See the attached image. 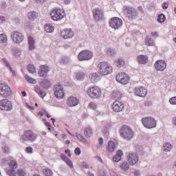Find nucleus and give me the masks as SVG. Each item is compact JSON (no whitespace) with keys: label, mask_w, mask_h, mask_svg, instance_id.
Returning a JSON list of instances; mask_svg holds the SVG:
<instances>
[{"label":"nucleus","mask_w":176,"mask_h":176,"mask_svg":"<svg viewBox=\"0 0 176 176\" xmlns=\"http://www.w3.org/2000/svg\"><path fill=\"white\" fill-rule=\"evenodd\" d=\"M9 166H10V168H12V169L7 170L6 173L8 174V175H10V176H16L15 168H17V167H18L17 162H16L14 160H12L9 163Z\"/></svg>","instance_id":"obj_17"},{"label":"nucleus","mask_w":176,"mask_h":176,"mask_svg":"<svg viewBox=\"0 0 176 176\" xmlns=\"http://www.w3.org/2000/svg\"><path fill=\"white\" fill-rule=\"evenodd\" d=\"M107 57H115L116 56V51L112 47H109L105 51Z\"/></svg>","instance_id":"obj_32"},{"label":"nucleus","mask_w":176,"mask_h":176,"mask_svg":"<svg viewBox=\"0 0 176 176\" xmlns=\"http://www.w3.org/2000/svg\"><path fill=\"white\" fill-rule=\"evenodd\" d=\"M163 149L165 152H170L173 149V144L170 143H165L163 146Z\"/></svg>","instance_id":"obj_39"},{"label":"nucleus","mask_w":176,"mask_h":176,"mask_svg":"<svg viewBox=\"0 0 176 176\" xmlns=\"http://www.w3.org/2000/svg\"><path fill=\"white\" fill-rule=\"evenodd\" d=\"M60 64L65 65L69 63V58L67 56H63L60 60Z\"/></svg>","instance_id":"obj_47"},{"label":"nucleus","mask_w":176,"mask_h":176,"mask_svg":"<svg viewBox=\"0 0 176 176\" xmlns=\"http://www.w3.org/2000/svg\"><path fill=\"white\" fill-rule=\"evenodd\" d=\"M43 174L45 176H52L53 175V171L49 168H45L43 170Z\"/></svg>","instance_id":"obj_44"},{"label":"nucleus","mask_w":176,"mask_h":176,"mask_svg":"<svg viewBox=\"0 0 176 176\" xmlns=\"http://www.w3.org/2000/svg\"><path fill=\"white\" fill-rule=\"evenodd\" d=\"M11 38L13 42L18 44L21 43V42L24 41V36H23V34L17 31H14L12 33Z\"/></svg>","instance_id":"obj_15"},{"label":"nucleus","mask_w":176,"mask_h":176,"mask_svg":"<svg viewBox=\"0 0 176 176\" xmlns=\"http://www.w3.org/2000/svg\"><path fill=\"white\" fill-rule=\"evenodd\" d=\"M28 45L30 50L35 49V41L32 36H30L28 38Z\"/></svg>","instance_id":"obj_36"},{"label":"nucleus","mask_w":176,"mask_h":176,"mask_svg":"<svg viewBox=\"0 0 176 176\" xmlns=\"http://www.w3.org/2000/svg\"><path fill=\"white\" fill-rule=\"evenodd\" d=\"M102 78V76L98 71L94 73H91L89 75V79L91 82H93V83H97V82H100Z\"/></svg>","instance_id":"obj_22"},{"label":"nucleus","mask_w":176,"mask_h":176,"mask_svg":"<svg viewBox=\"0 0 176 176\" xmlns=\"http://www.w3.org/2000/svg\"><path fill=\"white\" fill-rule=\"evenodd\" d=\"M169 102L171 105H176V96L170 98L169 99Z\"/></svg>","instance_id":"obj_55"},{"label":"nucleus","mask_w":176,"mask_h":176,"mask_svg":"<svg viewBox=\"0 0 176 176\" xmlns=\"http://www.w3.org/2000/svg\"><path fill=\"white\" fill-rule=\"evenodd\" d=\"M78 58L79 61H88L89 60H91V58H93V52L90 50L81 51L78 55Z\"/></svg>","instance_id":"obj_7"},{"label":"nucleus","mask_w":176,"mask_h":176,"mask_svg":"<svg viewBox=\"0 0 176 176\" xmlns=\"http://www.w3.org/2000/svg\"><path fill=\"white\" fill-rule=\"evenodd\" d=\"M65 162L67 164V166H69V167H70V168H74V164L72 163V161H71V160H69V158L66 160Z\"/></svg>","instance_id":"obj_52"},{"label":"nucleus","mask_w":176,"mask_h":176,"mask_svg":"<svg viewBox=\"0 0 176 176\" xmlns=\"http://www.w3.org/2000/svg\"><path fill=\"white\" fill-rule=\"evenodd\" d=\"M120 168L124 171H127L130 168V164L127 162H123L120 164Z\"/></svg>","instance_id":"obj_40"},{"label":"nucleus","mask_w":176,"mask_h":176,"mask_svg":"<svg viewBox=\"0 0 176 176\" xmlns=\"http://www.w3.org/2000/svg\"><path fill=\"white\" fill-rule=\"evenodd\" d=\"M92 13L95 21H102L104 20V11L101 8L94 9Z\"/></svg>","instance_id":"obj_13"},{"label":"nucleus","mask_w":176,"mask_h":176,"mask_svg":"<svg viewBox=\"0 0 176 176\" xmlns=\"http://www.w3.org/2000/svg\"><path fill=\"white\" fill-rule=\"evenodd\" d=\"M26 174H27V173H25V170H24L23 169L18 170V175L19 176H25Z\"/></svg>","instance_id":"obj_56"},{"label":"nucleus","mask_w":176,"mask_h":176,"mask_svg":"<svg viewBox=\"0 0 176 176\" xmlns=\"http://www.w3.org/2000/svg\"><path fill=\"white\" fill-rule=\"evenodd\" d=\"M116 150V144H115V142L113 141L109 142L108 147H107L108 152L113 153V152H115Z\"/></svg>","instance_id":"obj_30"},{"label":"nucleus","mask_w":176,"mask_h":176,"mask_svg":"<svg viewBox=\"0 0 176 176\" xmlns=\"http://www.w3.org/2000/svg\"><path fill=\"white\" fill-rule=\"evenodd\" d=\"M158 23H164L166 21V15L164 14H160L157 18Z\"/></svg>","instance_id":"obj_46"},{"label":"nucleus","mask_w":176,"mask_h":176,"mask_svg":"<svg viewBox=\"0 0 176 176\" xmlns=\"http://www.w3.org/2000/svg\"><path fill=\"white\" fill-rule=\"evenodd\" d=\"M144 105L146 107H151V105H152V102H151V101H146V102H144Z\"/></svg>","instance_id":"obj_63"},{"label":"nucleus","mask_w":176,"mask_h":176,"mask_svg":"<svg viewBox=\"0 0 176 176\" xmlns=\"http://www.w3.org/2000/svg\"><path fill=\"white\" fill-rule=\"evenodd\" d=\"M6 42H8V36L6 34H0V43H6Z\"/></svg>","instance_id":"obj_45"},{"label":"nucleus","mask_w":176,"mask_h":176,"mask_svg":"<svg viewBox=\"0 0 176 176\" xmlns=\"http://www.w3.org/2000/svg\"><path fill=\"white\" fill-rule=\"evenodd\" d=\"M138 10L140 12V14H144V13H145V11H144V8H142V6H139L138 8Z\"/></svg>","instance_id":"obj_60"},{"label":"nucleus","mask_w":176,"mask_h":176,"mask_svg":"<svg viewBox=\"0 0 176 176\" xmlns=\"http://www.w3.org/2000/svg\"><path fill=\"white\" fill-rule=\"evenodd\" d=\"M3 151L4 153H10V148H9V146H2Z\"/></svg>","instance_id":"obj_54"},{"label":"nucleus","mask_w":176,"mask_h":176,"mask_svg":"<svg viewBox=\"0 0 176 176\" xmlns=\"http://www.w3.org/2000/svg\"><path fill=\"white\" fill-rule=\"evenodd\" d=\"M1 61H3V64L8 67L9 68L10 72L12 74L13 76H16V73L14 72V70H13V69H12V67L10 66V63H9V61H8L7 58H2Z\"/></svg>","instance_id":"obj_33"},{"label":"nucleus","mask_w":176,"mask_h":176,"mask_svg":"<svg viewBox=\"0 0 176 176\" xmlns=\"http://www.w3.org/2000/svg\"><path fill=\"white\" fill-rule=\"evenodd\" d=\"M87 94L91 98H100L101 97V89L97 86H93L88 89Z\"/></svg>","instance_id":"obj_4"},{"label":"nucleus","mask_w":176,"mask_h":176,"mask_svg":"<svg viewBox=\"0 0 176 176\" xmlns=\"http://www.w3.org/2000/svg\"><path fill=\"white\" fill-rule=\"evenodd\" d=\"M89 108H91V109H94V111H96L97 109V104L93 102H91L89 104Z\"/></svg>","instance_id":"obj_53"},{"label":"nucleus","mask_w":176,"mask_h":176,"mask_svg":"<svg viewBox=\"0 0 176 176\" xmlns=\"http://www.w3.org/2000/svg\"><path fill=\"white\" fill-rule=\"evenodd\" d=\"M113 110L114 112H122L124 109V104L119 100H116L112 105Z\"/></svg>","instance_id":"obj_20"},{"label":"nucleus","mask_w":176,"mask_h":176,"mask_svg":"<svg viewBox=\"0 0 176 176\" xmlns=\"http://www.w3.org/2000/svg\"><path fill=\"white\" fill-rule=\"evenodd\" d=\"M50 16L52 20H54V21H58L59 20L64 19L65 14H64V11H61V10H53L51 11Z\"/></svg>","instance_id":"obj_9"},{"label":"nucleus","mask_w":176,"mask_h":176,"mask_svg":"<svg viewBox=\"0 0 176 176\" xmlns=\"http://www.w3.org/2000/svg\"><path fill=\"white\" fill-rule=\"evenodd\" d=\"M81 166H82V168H89V164L87 163L86 162H81Z\"/></svg>","instance_id":"obj_57"},{"label":"nucleus","mask_w":176,"mask_h":176,"mask_svg":"<svg viewBox=\"0 0 176 176\" xmlns=\"http://www.w3.org/2000/svg\"><path fill=\"white\" fill-rule=\"evenodd\" d=\"M68 107H76L79 104V99L75 96H70L67 100Z\"/></svg>","instance_id":"obj_25"},{"label":"nucleus","mask_w":176,"mask_h":176,"mask_svg":"<svg viewBox=\"0 0 176 176\" xmlns=\"http://www.w3.org/2000/svg\"><path fill=\"white\" fill-rule=\"evenodd\" d=\"M109 25L114 30H119L123 25V21L118 17H113L109 21Z\"/></svg>","instance_id":"obj_11"},{"label":"nucleus","mask_w":176,"mask_h":176,"mask_svg":"<svg viewBox=\"0 0 176 176\" xmlns=\"http://www.w3.org/2000/svg\"><path fill=\"white\" fill-rule=\"evenodd\" d=\"M25 150H26V152H28V153H32V151H33L32 147L31 146L26 147Z\"/></svg>","instance_id":"obj_62"},{"label":"nucleus","mask_w":176,"mask_h":176,"mask_svg":"<svg viewBox=\"0 0 176 176\" xmlns=\"http://www.w3.org/2000/svg\"><path fill=\"white\" fill-rule=\"evenodd\" d=\"M112 127V124L111 122H105L104 126L102 128V133L103 134H108V130Z\"/></svg>","instance_id":"obj_35"},{"label":"nucleus","mask_w":176,"mask_h":176,"mask_svg":"<svg viewBox=\"0 0 176 176\" xmlns=\"http://www.w3.org/2000/svg\"><path fill=\"white\" fill-rule=\"evenodd\" d=\"M46 32L52 33L54 31V26L50 23H47L44 27Z\"/></svg>","instance_id":"obj_37"},{"label":"nucleus","mask_w":176,"mask_h":176,"mask_svg":"<svg viewBox=\"0 0 176 176\" xmlns=\"http://www.w3.org/2000/svg\"><path fill=\"white\" fill-rule=\"evenodd\" d=\"M142 124L146 129H155L157 125V121L152 117H146L142 119Z\"/></svg>","instance_id":"obj_5"},{"label":"nucleus","mask_w":176,"mask_h":176,"mask_svg":"<svg viewBox=\"0 0 176 176\" xmlns=\"http://www.w3.org/2000/svg\"><path fill=\"white\" fill-rule=\"evenodd\" d=\"M0 109L1 111H7L10 112L13 109V104L12 102L8 99H3L0 100Z\"/></svg>","instance_id":"obj_10"},{"label":"nucleus","mask_w":176,"mask_h":176,"mask_svg":"<svg viewBox=\"0 0 176 176\" xmlns=\"http://www.w3.org/2000/svg\"><path fill=\"white\" fill-rule=\"evenodd\" d=\"M13 54L16 58H19L21 56V52L18 48H16L13 50Z\"/></svg>","instance_id":"obj_49"},{"label":"nucleus","mask_w":176,"mask_h":176,"mask_svg":"<svg viewBox=\"0 0 176 176\" xmlns=\"http://www.w3.org/2000/svg\"><path fill=\"white\" fill-rule=\"evenodd\" d=\"M74 31L72 29H65L61 32V36L64 39H70L71 38H74Z\"/></svg>","instance_id":"obj_23"},{"label":"nucleus","mask_w":176,"mask_h":176,"mask_svg":"<svg viewBox=\"0 0 176 176\" xmlns=\"http://www.w3.org/2000/svg\"><path fill=\"white\" fill-rule=\"evenodd\" d=\"M135 94L138 97H146V94H148V91L144 87H135Z\"/></svg>","instance_id":"obj_24"},{"label":"nucleus","mask_w":176,"mask_h":176,"mask_svg":"<svg viewBox=\"0 0 176 176\" xmlns=\"http://www.w3.org/2000/svg\"><path fill=\"white\" fill-rule=\"evenodd\" d=\"M25 78L29 83H32V85H35V83H36V80L28 76V75H25Z\"/></svg>","instance_id":"obj_48"},{"label":"nucleus","mask_w":176,"mask_h":176,"mask_svg":"<svg viewBox=\"0 0 176 176\" xmlns=\"http://www.w3.org/2000/svg\"><path fill=\"white\" fill-rule=\"evenodd\" d=\"M155 68L156 71L163 72L166 68H167V63H166V60H157L155 63Z\"/></svg>","instance_id":"obj_18"},{"label":"nucleus","mask_w":176,"mask_h":176,"mask_svg":"<svg viewBox=\"0 0 176 176\" xmlns=\"http://www.w3.org/2000/svg\"><path fill=\"white\" fill-rule=\"evenodd\" d=\"M139 160L140 157H138V155H137L136 153H130L127 155V161L129 162V164H131V166H134V164H137Z\"/></svg>","instance_id":"obj_16"},{"label":"nucleus","mask_w":176,"mask_h":176,"mask_svg":"<svg viewBox=\"0 0 176 176\" xmlns=\"http://www.w3.org/2000/svg\"><path fill=\"white\" fill-rule=\"evenodd\" d=\"M76 136L77 137L78 140H79V141H81V142L87 143V140L83 138L80 133H76Z\"/></svg>","instance_id":"obj_50"},{"label":"nucleus","mask_w":176,"mask_h":176,"mask_svg":"<svg viewBox=\"0 0 176 176\" xmlns=\"http://www.w3.org/2000/svg\"><path fill=\"white\" fill-rule=\"evenodd\" d=\"M54 93L56 98H64V88L60 84H56L54 86Z\"/></svg>","instance_id":"obj_14"},{"label":"nucleus","mask_w":176,"mask_h":176,"mask_svg":"<svg viewBox=\"0 0 176 176\" xmlns=\"http://www.w3.org/2000/svg\"><path fill=\"white\" fill-rule=\"evenodd\" d=\"M148 56L146 55H139L138 56V61L140 64H148Z\"/></svg>","instance_id":"obj_29"},{"label":"nucleus","mask_w":176,"mask_h":176,"mask_svg":"<svg viewBox=\"0 0 176 176\" xmlns=\"http://www.w3.org/2000/svg\"><path fill=\"white\" fill-rule=\"evenodd\" d=\"M36 17H38V13H36L35 11L28 13V19H30V20H35Z\"/></svg>","instance_id":"obj_42"},{"label":"nucleus","mask_w":176,"mask_h":176,"mask_svg":"<svg viewBox=\"0 0 176 176\" xmlns=\"http://www.w3.org/2000/svg\"><path fill=\"white\" fill-rule=\"evenodd\" d=\"M39 85L45 90H49L52 87V81L49 79H43L42 81L39 82Z\"/></svg>","instance_id":"obj_26"},{"label":"nucleus","mask_w":176,"mask_h":176,"mask_svg":"<svg viewBox=\"0 0 176 176\" xmlns=\"http://www.w3.org/2000/svg\"><path fill=\"white\" fill-rule=\"evenodd\" d=\"M74 76L77 80H83L86 74H85V72L82 71H78L74 73Z\"/></svg>","instance_id":"obj_31"},{"label":"nucleus","mask_w":176,"mask_h":176,"mask_svg":"<svg viewBox=\"0 0 176 176\" xmlns=\"http://www.w3.org/2000/svg\"><path fill=\"white\" fill-rule=\"evenodd\" d=\"M34 90L35 93H36V94H38V96H39V97H41L42 99L45 98L47 94L46 90L39 85H35Z\"/></svg>","instance_id":"obj_19"},{"label":"nucleus","mask_w":176,"mask_h":176,"mask_svg":"<svg viewBox=\"0 0 176 176\" xmlns=\"http://www.w3.org/2000/svg\"><path fill=\"white\" fill-rule=\"evenodd\" d=\"M122 156H123V151L118 150L116 154L113 157V162H116V163L120 162L122 160Z\"/></svg>","instance_id":"obj_28"},{"label":"nucleus","mask_w":176,"mask_h":176,"mask_svg":"<svg viewBox=\"0 0 176 176\" xmlns=\"http://www.w3.org/2000/svg\"><path fill=\"white\" fill-rule=\"evenodd\" d=\"M84 135L86 138H90L93 135V131L90 128H86L84 131Z\"/></svg>","instance_id":"obj_38"},{"label":"nucleus","mask_w":176,"mask_h":176,"mask_svg":"<svg viewBox=\"0 0 176 176\" xmlns=\"http://www.w3.org/2000/svg\"><path fill=\"white\" fill-rule=\"evenodd\" d=\"M0 94L2 97L8 98L12 96V89L5 83L0 84Z\"/></svg>","instance_id":"obj_12"},{"label":"nucleus","mask_w":176,"mask_h":176,"mask_svg":"<svg viewBox=\"0 0 176 176\" xmlns=\"http://www.w3.org/2000/svg\"><path fill=\"white\" fill-rule=\"evenodd\" d=\"M120 133L121 137L124 140H130L133 138V135H134V131L131 130V128L127 125H124L122 126L120 130Z\"/></svg>","instance_id":"obj_3"},{"label":"nucleus","mask_w":176,"mask_h":176,"mask_svg":"<svg viewBox=\"0 0 176 176\" xmlns=\"http://www.w3.org/2000/svg\"><path fill=\"white\" fill-rule=\"evenodd\" d=\"M145 45L146 46H155V40L150 36H147L145 38Z\"/></svg>","instance_id":"obj_34"},{"label":"nucleus","mask_w":176,"mask_h":176,"mask_svg":"<svg viewBox=\"0 0 176 176\" xmlns=\"http://www.w3.org/2000/svg\"><path fill=\"white\" fill-rule=\"evenodd\" d=\"M45 112H46V111H45V110L43 111H40L38 113V116L42 117V116H43V115H45Z\"/></svg>","instance_id":"obj_64"},{"label":"nucleus","mask_w":176,"mask_h":176,"mask_svg":"<svg viewBox=\"0 0 176 176\" xmlns=\"http://www.w3.org/2000/svg\"><path fill=\"white\" fill-rule=\"evenodd\" d=\"M38 138V135L32 131L28 130L24 132V133L21 135L22 141H31V142H34Z\"/></svg>","instance_id":"obj_6"},{"label":"nucleus","mask_w":176,"mask_h":176,"mask_svg":"<svg viewBox=\"0 0 176 176\" xmlns=\"http://www.w3.org/2000/svg\"><path fill=\"white\" fill-rule=\"evenodd\" d=\"M97 68L98 71L102 76H104V75H109V74H112V66L107 62H100L98 64Z\"/></svg>","instance_id":"obj_1"},{"label":"nucleus","mask_w":176,"mask_h":176,"mask_svg":"<svg viewBox=\"0 0 176 176\" xmlns=\"http://www.w3.org/2000/svg\"><path fill=\"white\" fill-rule=\"evenodd\" d=\"M162 8L166 10L168 8V2H164L162 3Z\"/></svg>","instance_id":"obj_59"},{"label":"nucleus","mask_w":176,"mask_h":176,"mask_svg":"<svg viewBox=\"0 0 176 176\" xmlns=\"http://www.w3.org/2000/svg\"><path fill=\"white\" fill-rule=\"evenodd\" d=\"M50 71V67L46 65H41L38 75L41 78H47V74Z\"/></svg>","instance_id":"obj_21"},{"label":"nucleus","mask_w":176,"mask_h":176,"mask_svg":"<svg viewBox=\"0 0 176 176\" xmlns=\"http://www.w3.org/2000/svg\"><path fill=\"white\" fill-rule=\"evenodd\" d=\"M115 64L116 66H118L119 68H121V67H124L125 63H124V60H123L122 58H119L117 59L115 61Z\"/></svg>","instance_id":"obj_41"},{"label":"nucleus","mask_w":176,"mask_h":176,"mask_svg":"<svg viewBox=\"0 0 176 176\" xmlns=\"http://www.w3.org/2000/svg\"><path fill=\"white\" fill-rule=\"evenodd\" d=\"M116 80L121 85H127L130 82V76L124 72L118 73L116 76Z\"/></svg>","instance_id":"obj_8"},{"label":"nucleus","mask_w":176,"mask_h":176,"mask_svg":"<svg viewBox=\"0 0 176 176\" xmlns=\"http://www.w3.org/2000/svg\"><path fill=\"white\" fill-rule=\"evenodd\" d=\"M28 71L30 74H35V72H36V69H35V66H34V65L29 64L28 65Z\"/></svg>","instance_id":"obj_43"},{"label":"nucleus","mask_w":176,"mask_h":176,"mask_svg":"<svg viewBox=\"0 0 176 176\" xmlns=\"http://www.w3.org/2000/svg\"><path fill=\"white\" fill-rule=\"evenodd\" d=\"M74 152L75 154L77 155V156H79V155H80V153H82V151H80V148L79 147L76 148Z\"/></svg>","instance_id":"obj_58"},{"label":"nucleus","mask_w":176,"mask_h":176,"mask_svg":"<svg viewBox=\"0 0 176 176\" xmlns=\"http://www.w3.org/2000/svg\"><path fill=\"white\" fill-rule=\"evenodd\" d=\"M104 144V139L102 138H100L98 140V144L96 146L97 149H100L102 144Z\"/></svg>","instance_id":"obj_51"},{"label":"nucleus","mask_w":176,"mask_h":176,"mask_svg":"<svg viewBox=\"0 0 176 176\" xmlns=\"http://www.w3.org/2000/svg\"><path fill=\"white\" fill-rule=\"evenodd\" d=\"M111 97L113 100H120L123 97V94L119 91H113Z\"/></svg>","instance_id":"obj_27"},{"label":"nucleus","mask_w":176,"mask_h":176,"mask_svg":"<svg viewBox=\"0 0 176 176\" xmlns=\"http://www.w3.org/2000/svg\"><path fill=\"white\" fill-rule=\"evenodd\" d=\"M123 12L129 20H135V19L138 16V11L132 6H124Z\"/></svg>","instance_id":"obj_2"},{"label":"nucleus","mask_w":176,"mask_h":176,"mask_svg":"<svg viewBox=\"0 0 176 176\" xmlns=\"http://www.w3.org/2000/svg\"><path fill=\"white\" fill-rule=\"evenodd\" d=\"M60 157L64 162H65L68 159V157H67V155H65V154L64 153L60 154Z\"/></svg>","instance_id":"obj_61"}]
</instances>
